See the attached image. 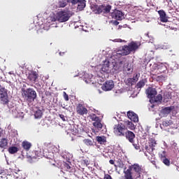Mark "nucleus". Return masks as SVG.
<instances>
[{
	"mask_svg": "<svg viewBox=\"0 0 179 179\" xmlns=\"http://www.w3.org/2000/svg\"><path fill=\"white\" fill-rule=\"evenodd\" d=\"M22 97L27 103H33L37 99V92L33 88L22 89Z\"/></svg>",
	"mask_w": 179,
	"mask_h": 179,
	"instance_id": "f257e3e1",
	"label": "nucleus"
},
{
	"mask_svg": "<svg viewBox=\"0 0 179 179\" xmlns=\"http://www.w3.org/2000/svg\"><path fill=\"white\" fill-rule=\"evenodd\" d=\"M57 13V22L59 23H65L71 19L73 13L69 10H61Z\"/></svg>",
	"mask_w": 179,
	"mask_h": 179,
	"instance_id": "f03ea898",
	"label": "nucleus"
},
{
	"mask_svg": "<svg viewBox=\"0 0 179 179\" xmlns=\"http://www.w3.org/2000/svg\"><path fill=\"white\" fill-rule=\"evenodd\" d=\"M35 155L37 157H55L57 153L54 152L52 148H45L41 150L35 151Z\"/></svg>",
	"mask_w": 179,
	"mask_h": 179,
	"instance_id": "7ed1b4c3",
	"label": "nucleus"
},
{
	"mask_svg": "<svg viewBox=\"0 0 179 179\" xmlns=\"http://www.w3.org/2000/svg\"><path fill=\"white\" fill-rule=\"evenodd\" d=\"M128 131V128L123 123H118L115 124L113 128V132L116 136H124L125 133Z\"/></svg>",
	"mask_w": 179,
	"mask_h": 179,
	"instance_id": "20e7f679",
	"label": "nucleus"
},
{
	"mask_svg": "<svg viewBox=\"0 0 179 179\" xmlns=\"http://www.w3.org/2000/svg\"><path fill=\"white\" fill-rule=\"evenodd\" d=\"M156 148H157V141L153 137L150 138L148 145H146L145 147V150L148 153H150V155H153V150H155Z\"/></svg>",
	"mask_w": 179,
	"mask_h": 179,
	"instance_id": "39448f33",
	"label": "nucleus"
},
{
	"mask_svg": "<svg viewBox=\"0 0 179 179\" xmlns=\"http://www.w3.org/2000/svg\"><path fill=\"white\" fill-rule=\"evenodd\" d=\"M129 167L131 169L132 171H135L136 174L135 177L136 178H138V177H141V174L145 172V169H143V168H142V166L138 164H134L131 166H129Z\"/></svg>",
	"mask_w": 179,
	"mask_h": 179,
	"instance_id": "423d86ee",
	"label": "nucleus"
},
{
	"mask_svg": "<svg viewBox=\"0 0 179 179\" xmlns=\"http://www.w3.org/2000/svg\"><path fill=\"white\" fill-rule=\"evenodd\" d=\"M76 113L78 114V115H87V114L89 113V110L82 103H78V106H76Z\"/></svg>",
	"mask_w": 179,
	"mask_h": 179,
	"instance_id": "0eeeda50",
	"label": "nucleus"
},
{
	"mask_svg": "<svg viewBox=\"0 0 179 179\" xmlns=\"http://www.w3.org/2000/svg\"><path fill=\"white\" fill-rule=\"evenodd\" d=\"M114 89V81L113 80H106L102 85V90L110 92Z\"/></svg>",
	"mask_w": 179,
	"mask_h": 179,
	"instance_id": "6e6552de",
	"label": "nucleus"
},
{
	"mask_svg": "<svg viewBox=\"0 0 179 179\" xmlns=\"http://www.w3.org/2000/svg\"><path fill=\"white\" fill-rule=\"evenodd\" d=\"M127 141H128L130 143H134V141H135V133L133 131H131L129 130H127V131L124 133V136Z\"/></svg>",
	"mask_w": 179,
	"mask_h": 179,
	"instance_id": "1a4fd4ad",
	"label": "nucleus"
},
{
	"mask_svg": "<svg viewBox=\"0 0 179 179\" xmlns=\"http://www.w3.org/2000/svg\"><path fill=\"white\" fill-rule=\"evenodd\" d=\"M27 79L31 83L34 84L38 79V73H37L36 71H31L28 74Z\"/></svg>",
	"mask_w": 179,
	"mask_h": 179,
	"instance_id": "9d476101",
	"label": "nucleus"
},
{
	"mask_svg": "<svg viewBox=\"0 0 179 179\" xmlns=\"http://www.w3.org/2000/svg\"><path fill=\"white\" fill-rule=\"evenodd\" d=\"M111 17L115 20H122L124 19V13L121 10H115L114 12L111 13Z\"/></svg>",
	"mask_w": 179,
	"mask_h": 179,
	"instance_id": "9b49d317",
	"label": "nucleus"
},
{
	"mask_svg": "<svg viewBox=\"0 0 179 179\" xmlns=\"http://www.w3.org/2000/svg\"><path fill=\"white\" fill-rule=\"evenodd\" d=\"M146 93L148 94V99H150L151 100H153V98H155L156 94H157V91L156 90V88L149 87L146 90Z\"/></svg>",
	"mask_w": 179,
	"mask_h": 179,
	"instance_id": "f8f14e48",
	"label": "nucleus"
},
{
	"mask_svg": "<svg viewBox=\"0 0 179 179\" xmlns=\"http://www.w3.org/2000/svg\"><path fill=\"white\" fill-rule=\"evenodd\" d=\"M125 64V62L124 60L120 61L119 63L115 64L113 66L114 72L115 73H118V72H121L124 69V65Z\"/></svg>",
	"mask_w": 179,
	"mask_h": 179,
	"instance_id": "ddd939ff",
	"label": "nucleus"
},
{
	"mask_svg": "<svg viewBox=\"0 0 179 179\" xmlns=\"http://www.w3.org/2000/svg\"><path fill=\"white\" fill-rule=\"evenodd\" d=\"M124 177L122 179H134V178L135 177V175H134V173L132 172L129 166L128 169H127V168H124Z\"/></svg>",
	"mask_w": 179,
	"mask_h": 179,
	"instance_id": "4468645a",
	"label": "nucleus"
},
{
	"mask_svg": "<svg viewBox=\"0 0 179 179\" xmlns=\"http://www.w3.org/2000/svg\"><path fill=\"white\" fill-rule=\"evenodd\" d=\"M158 14L159 15V20L162 23H166V22H169V18L167 17V14H166V11L164 10H158Z\"/></svg>",
	"mask_w": 179,
	"mask_h": 179,
	"instance_id": "2eb2a0df",
	"label": "nucleus"
},
{
	"mask_svg": "<svg viewBox=\"0 0 179 179\" xmlns=\"http://www.w3.org/2000/svg\"><path fill=\"white\" fill-rule=\"evenodd\" d=\"M0 100L3 101V104H8L9 99L8 98V92H6V90L0 92Z\"/></svg>",
	"mask_w": 179,
	"mask_h": 179,
	"instance_id": "dca6fc26",
	"label": "nucleus"
},
{
	"mask_svg": "<svg viewBox=\"0 0 179 179\" xmlns=\"http://www.w3.org/2000/svg\"><path fill=\"white\" fill-rule=\"evenodd\" d=\"M127 117L131 120V121H133V122H138L139 121V118L138 117V115L134 112L129 111L127 112Z\"/></svg>",
	"mask_w": 179,
	"mask_h": 179,
	"instance_id": "f3484780",
	"label": "nucleus"
},
{
	"mask_svg": "<svg viewBox=\"0 0 179 179\" xmlns=\"http://www.w3.org/2000/svg\"><path fill=\"white\" fill-rule=\"evenodd\" d=\"M127 46L129 47V50H130V52L136 51L139 48V45L135 41H131Z\"/></svg>",
	"mask_w": 179,
	"mask_h": 179,
	"instance_id": "a211bd4d",
	"label": "nucleus"
},
{
	"mask_svg": "<svg viewBox=\"0 0 179 179\" xmlns=\"http://www.w3.org/2000/svg\"><path fill=\"white\" fill-rule=\"evenodd\" d=\"M118 54L120 55H129V54H131V50L128 45H124L120 50V52H119Z\"/></svg>",
	"mask_w": 179,
	"mask_h": 179,
	"instance_id": "6ab92c4d",
	"label": "nucleus"
},
{
	"mask_svg": "<svg viewBox=\"0 0 179 179\" xmlns=\"http://www.w3.org/2000/svg\"><path fill=\"white\" fill-rule=\"evenodd\" d=\"M173 110L174 106H171L162 108L161 113L162 114H164V115H169V114H170V113H171V111H173Z\"/></svg>",
	"mask_w": 179,
	"mask_h": 179,
	"instance_id": "aec40b11",
	"label": "nucleus"
},
{
	"mask_svg": "<svg viewBox=\"0 0 179 179\" xmlns=\"http://www.w3.org/2000/svg\"><path fill=\"white\" fill-rule=\"evenodd\" d=\"M13 115L14 118H23V117H24V114L23 113V112L17 109H15L14 110H13Z\"/></svg>",
	"mask_w": 179,
	"mask_h": 179,
	"instance_id": "412c9836",
	"label": "nucleus"
},
{
	"mask_svg": "<svg viewBox=\"0 0 179 179\" xmlns=\"http://www.w3.org/2000/svg\"><path fill=\"white\" fill-rule=\"evenodd\" d=\"M170 125H173L172 120H164L162 122V124H160V128L161 129H164V128H166V127H170Z\"/></svg>",
	"mask_w": 179,
	"mask_h": 179,
	"instance_id": "4be33fe9",
	"label": "nucleus"
},
{
	"mask_svg": "<svg viewBox=\"0 0 179 179\" xmlns=\"http://www.w3.org/2000/svg\"><path fill=\"white\" fill-rule=\"evenodd\" d=\"M96 140L98 142V143H100V145H104L107 142V138L106 136H98L96 137Z\"/></svg>",
	"mask_w": 179,
	"mask_h": 179,
	"instance_id": "5701e85b",
	"label": "nucleus"
},
{
	"mask_svg": "<svg viewBox=\"0 0 179 179\" xmlns=\"http://www.w3.org/2000/svg\"><path fill=\"white\" fill-rule=\"evenodd\" d=\"M77 3L78 10H83L86 8V1L85 0H80Z\"/></svg>",
	"mask_w": 179,
	"mask_h": 179,
	"instance_id": "b1692460",
	"label": "nucleus"
},
{
	"mask_svg": "<svg viewBox=\"0 0 179 179\" xmlns=\"http://www.w3.org/2000/svg\"><path fill=\"white\" fill-rule=\"evenodd\" d=\"M147 83L148 80L146 78H143L136 84V87L137 89H142V87H143V86H145V85H146Z\"/></svg>",
	"mask_w": 179,
	"mask_h": 179,
	"instance_id": "393cba45",
	"label": "nucleus"
},
{
	"mask_svg": "<svg viewBox=\"0 0 179 179\" xmlns=\"http://www.w3.org/2000/svg\"><path fill=\"white\" fill-rule=\"evenodd\" d=\"M22 146L23 149H24V150H27V152H28V150H30V148H31V143L29 141H23L22 143Z\"/></svg>",
	"mask_w": 179,
	"mask_h": 179,
	"instance_id": "a878e982",
	"label": "nucleus"
},
{
	"mask_svg": "<svg viewBox=\"0 0 179 179\" xmlns=\"http://www.w3.org/2000/svg\"><path fill=\"white\" fill-rule=\"evenodd\" d=\"M124 124V125L127 127L129 129H131V131H133V129H135V124H134V123H132L131 121L125 120Z\"/></svg>",
	"mask_w": 179,
	"mask_h": 179,
	"instance_id": "bb28decb",
	"label": "nucleus"
},
{
	"mask_svg": "<svg viewBox=\"0 0 179 179\" xmlns=\"http://www.w3.org/2000/svg\"><path fill=\"white\" fill-rule=\"evenodd\" d=\"M83 143L86 145V146H94V141L89 139V138H85L83 141Z\"/></svg>",
	"mask_w": 179,
	"mask_h": 179,
	"instance_id": "cd10ccee",
	"label": "nucleus"
},
{
	"mask_svg": "<svg viewBox=\"0 0 179 179\" xmlns=\"http://www.w3.org/2000/svg\"><path fill=\"white\" fill-rule=\"evenodd\" d=\"M93 126L95 128H97V129L99 130L101 129V128H103V124H101V120L99 119L98 121L94 122Z\"/></svg>",
	"mask_w": 179,
	"mask_h": 179,
	"instance_id": "c85d7f7f",
	"label": "nucleus"
},
{
	"mask_svg": "<svg viewBox=\"0 0 179 179\" xmlns=\"http://www.w3.org/2000/svg\"><path fill=\"white\" fill-rule=\"evenodd\" d=\"M35 118L40 119L43 117V110L40 109H36L34 112Z\"/></svg>",
	"mask_w": 179,
	"mask_h": 179,
	"instance_id": "c756f323",
	"label": "nucleus"
},
{
	"mask_svg": "<svg viewBox=\"0 0 179 179\" xmlns=\"http://www.w3.org/2000/svg\"><path fill=\"white\" fill-rule=\"evenodd\" d=\"M8 152L10 155H15V153L19 152V148L15 146H11L8 148Z\"/></svg>",
	"mask_w": 179,
	"mask_h": 179,
	"instance_id": "7c9ffc66",
	"label": "nucleus"
},
{
	"mask_svg": "<svg viewBox=\"0 0 179 179\" xmlns=\"http://www.w3.org/2000/svg\"><path fill=\"white\" fill-rule=\"evenodd\" d=\"M118 167L120 169H124V161L121 159L120 158H116V160H115Z\"/></svg>",
	"mask_w": 179,
	"mask_h": 179,
	"instance_id": "2f4dec72",
	"label": "nucleus"
},
{
	"mask_svg": "<svg viewBox=\"0 0 179 179\" xmlns=\"http://www.w3.org/2000/svg\"><path fill=\"white\" fill-rule=\"evenodd\" d=\"M8 146V139L3 138L0 141V148H6Z\"/></svg>",
	"mask_w": 179,
	"mask_h": 179,
	"instance_id": "473e14b6",
	"label": "nucleus"
},
{
	"mask_svg": "<svg viewBox=\"0 0 179 179\" xmlns=\"http://www.w3.org/2000/svg\"><path fill=\"white\" fill-rule=\"evenodd\" d=\"M125 83L127 85V86H134V85H135V83L134 82V80L131 78H127L126 80H125Z\"/></svg>",
	"mask_w": 179,
	"mask_h": 179,
	"instance_id": "72a5a7b5",
	"label": "nucleus"
},
{
	"mask_svg": "<svg viewBox=\"0 0 179 179\" xmlns=\"http://www.w3.org/2000/svg\"><path fill=\"white\" fill-rule=\"evenodd\" d=\"M155 103H162V100H163V96L162 94H158L157 96H154Z\"/></svg>",
	"mask_w": 179,
	"mask_h": 179,
	"instance_id": "f704fd0d",
	"label": "nucleus"
},
{
	"mask_svg": "<svg viewBox=\"0 0 179 179\" xmlns=\"http://www.w3.org/2000/svg\"><path fill=\"white\" fill-rule=\"evenodd\" d=\"M58 5L59 8H65V6L68 5V3L66 2V0H60L58 3Z\"/></svg>",
	"mask_w": 179,
	"mask_h": 179,
	"instance_id": "c9c22d12",
	"label": "nucleus"
},
{
	"mask_svg": "<svg viewBox=\"0 0 179 179\" xmlns=\"http://www.w3.org/2000/svg\"><path fill=\"white\" fill-rule=\"evenodd\" d=\"M110 10H111V6L103 4V13H110Z\"/></svg>",
	"mask_w": 179,
	"mask_h": 179,
	"instance_id": "e433bc0d",
	"label": "nucleus"
},
{
	"mask_svg": "<svg viewBox=\"0 0 179 179\" xmlns=\"http://www.w3.org/2000/svg\"><path fill=\"white\" fill-rule=\"evenodd\" d=\"M90 120H92V121H94V122L99 121V120L100 119V117H99V116L96 115V114H91L90 115Z\"/></svg>",
	"mask_w": 179,
	"mask_h": 179,
	"instance_id": "4c0bfd02",
	"label": "nucleus"
},
{
	"mask_svg": "<svg viewBox=\"0 0 179 179\" xmlns=\"http://www.w3.org/2000/svg\"><path fill=\"white\" fill-rule=\"evenodd\" d=\"M64 167L66 171H72V167L70 164L64 162Z\"/></svg>",
	"mask_w": 179,
	"mask_h": 179,
	"instance_id": "58836bf2",
	"label": "nucleus"
},
{
	"mask_svg": "<svg viewBox=\"0 0 179 179\" xmlns=\"http://www.w3.org/2000/svg\"><path fill=\"white\" fill-rule=\"evenodd\" d=\"M103 12V5H101L96 8V13L98 15H100V13H102Z\"/></svg>",
	"mask_w": 179,
	"mask_h": 179,
	"instance_id": "ea45409f",
	"label": "nucleus"
},
{
	"mask_svg": "<svg viewBox=\"0 0 179 179\" xmlns=\"http://www.w3.org/2000/svg\"><path fill=\"white\" fill-rule=\"evenodd\" d=\"M156 80L157 82H163V81L166 80V77L163 75L158 76L156 78Z\"/></svg>",
	"mask_w": 179,
	"mask_h": 179,
	"instance_id": "a19ab883",
	"label": "nucleus"
},
{
	"mask_svg": "<svg viewBox=\"0 0 179 179\" xmlns=\"http://www.w3.org/2000/svg\"><path fill=\"white\" fill-rule=\"evenodd\" d=\"M140 76H141V74L139 73H136L134 75V77L131 79L133 80L134 83H136V82H138Z\"/></svg>",
	"mask_w": 179,
	"mask_h": 179,
	"instance_id": "79ce46f5",
	"label": "nucleus"
},
{
	"mask_svg": "<svg viewBox=\"0 0 179 179\" xmlns=\"http://www.w3.org/2000/svg\"><path fill=\"white\" fill-rule=\"evenodd\" d=\"M162 162L166 166H170V159L165 157L162 159Z\"/></svg>",
	"mask_w": 179,
	"mask_h": 179,
	"instance_id": "37998d69",
	"label": "nucleus"
},
{
	"mask_svg": "<svg viewBox=\"0 0 179 179\" xmlns=\"http://www.w3.org/2000/svg\"><path fill=\"white\" fill-rule=\"evenodd\" d=\"M127 72H132L134 71V69H132V66L129 65V64H127V68H126Z\"/></svg>",
	"mask_w": 179,
	"mask_h": 179,
	"instance_id": "c03bdc74",
	"label": "nucleus"
},
{
	"mask_svg": "<svg viewBox=\"0 0 179 179\" xmlns=\"http://www.w3.org/2000/svg\"><path fill=\"white\" fill-rule=\"evenodd\" d=\"M63 97L66 101H69V96H68V94H66V92H63Z\"/></svg>",
	"mask_w": 179,
	"mask_h": 179,
	"instance_id": "a18cd8bd",
	"label": "nucleus"
},
{
	"mask_svg": "<svg viewBox=\"0 0 179 179\" xmlns=\"http://www.w3.org/2000/svg\"><path fill=\"white\" fill-rule=\"evenodd\" d=\"M134 148H135L136 150H139L141 149V147L139 146L138 143H135V141H134V143H132Z\"/></svg>",
	"mask_w": 179,
	"mask_h": 179,
	"instance_id": "49530a36",
	"label": "nucleus"
},
{
	"mask_svg": "<svg viewBox=\"0 0 179 179\" xmlns=\"http://www.w3.org/2000/svg\"><path fill=\"white\" fill-rule=\"evenodd\" d=\"M166 151L163 150L159 152V157H166Z\"/></svg>",
	"mask_w": 179,
	"mask_h": 179,
	"instance_id": "de8ad7c7",
	"label": "nucleus"
},
{
	"mask_svg": "<svg viewBox=\"0 0 179 179\" xmlns=\"http://www.w3.org/2000/svg\"><path fill=\"white\" fill-rule=\"evenodd\" d=\"M51 22H58V18H57V13H56L55 17H50Z\"/></svg>",
	"mask_w": 179,
	"mask_h": 179,
	"instance_id": "09e8293b",
	"label": "nucleus"
},
{
	"mask_svg": "<svg viewBox=\"0 0 179 179\" xmlns=\"http://www.w3.org/2000/svg\"><path fill=\"white\" fill-rule=\"evenodd\" d=\"M80 0H69V2L70 3H72V5H76Z\"/></svg>",
	"mask_w": 179,
	"mask_h": 179,
	"instance_id": "8fccbe9b",
	"label": "nucleus"
},
{
	"mask_svg": "<svg viewBox=\"0 0 179 179\" xmlns=\"http://www.w3.org/2000/svg\"><path fill=\"white\" fill-rule=\"evenodd\" d=\"M6 171H7V170L2 169L0 168V176L2 174H3V176H5V174H6Z\"/></svg>",
	"mask_w": 179,
	"mask_h": 179,
	"instance_id": "3c124183",
	"label": "nucleus"
},
{
	"mask_svg": "<svg viewBox=\"0 0 179 179\" xmlns=\"http://www.w3.org/2000/svg\"><path fill=\"white\" fill-rule=\"evenodd\" d=\"M150 160L151 163H152V164H154L155 166H156V159H155V157H151V158L150 159Z\"/></svg>",
	"mask_w": 179,
	"mask_h": 179,
	"instance_id": "603ef678",
	"label": "nucleus"
},
{
	"mask_svg": "<svg viewBox=\"0 0 179 179\" xmlns=\"http://www.w3.org/2000/svg\"><path fill=\"white\" fill-rule=\"evenodd\" d=\"M83 163H84V164H85L86 166H89V164H90V161H89V159H84V160H83Z\"/></svg>",
	"mask_w": 179,
	"mask_h": 179,
	"instance_id": "864d4df0",
	"label": "nucleus"
},
{
	"mask_svg": "<svg viewBox=\"0 0 179 179\" xmlns=\"http://www.w3.org/2000/svg\"><path fill=\"white\" fill-rule=\"evenodd\" d=\"M103 179H113V178H111V176H110L108 174H105Z\"/></svg>",
	"mask_w": 179,
	"mask_h": 179,
	"instance_id": "5fc2aeb1",
	"label": "nucleus"
},
{
	"mask_svg": "<svg viewBox=\"0 0 179 179\" xmlns=\"http://www.w3.org/2000/svg\"><path fill=\"white\" fill-rule=\"evenodd\" d=\"M59 117L61 118V120H62V121H66V120L65 119V115H64L63 114H59Z\"/></svg>",
	"mask_w": 179,
	"mask_h": 179,
	"instance_id": "6e6d98bb",
	"label": "nucleus"
},
{
	"mask_svg": "<svg viewBox=\"0 0 179 179\" xmlns=\"http://www.w3.org/2000/svg\"><path fill=\"white\" fill-rule=\"evenodd\" d=\"M66 162L69 164H71L72 163V159L71 158H66Z\"/></svg>",
	"mask_w": 179,
	"mask_h": 179,
	"instance_id": "4d7b16f0",
	"label": "nucleus"
},
{
	"mask_svg": "<svg viewBox=\"0 0 179 179\" xmlns=\"http://www.w3.org/2000/svg\"><path fill=\"white\" fill-rule=\"evenodd\" d=\"M6 90L5 87L0 85V92H3V90Z\"/></svg>",
	"mask_w": 179,
	"mask_h": 179,
	"instance_id": "13d9d810",
	"label": "nucleus"
},
{
	"mask_svg": "<svg viewBox=\"0 0 179 179\" xmlns=\"http://www.w3.org/2000/svg\"><path fill=\"white\" fill-rule=\"evenodd\" d=\"M109 163H110V164H114V163H115V160L110 159L109 161Z\"/></svg>",
	"mask_w": 179,
	"mask_h": 179,
	"instance_id": "bf43d9fd",
	"label": "nucleus"
},
{
	"mask_svg": "<svg viewBox=\"0 0 179 179\" xmlns=\"http://www.w3.org/2000/svg\"><path fill=\"white\" fill-rule=\"evenodd\" d=\"M3 132V130L2 129V128L0 127V138L2 136Z\"/></svg>",
	"mask_w": 179,
	"mask_h": 179,
	"instance_id": "052dcab7",
	"label": "nucleus"
},
{
	"mask_svg": "<svg viewBox=\"0 0 179 179\" xmlns=\"http://www.w3.org/2000/svg\"><path fill=\"white\" fill-rule=\"evenodd\" d=\"M6 162H7V164L9 165L12 163V162H10V161L9 162V159L6 158Z\"/></svg>",
	"mask_w": 179,
	"mask_h": 179,
	"instance_id": "680f3d73",
	"label": "nucleus"
},
{
	"mask_svg": "<svg viewBox=\"0 0 179 179\" xmlns=\"http://www.w3.org/2000/svg\"><path fill=\"white\" fill-rule=\"evenodd\" d=\"M114 24L115 26H118V24H120V22H118V21H114Z\"/></svg>",
	"mask_w": 179,
	"mask_h": 179,
	"instance_id": "e2e57ef3",
	"label": "nucleus"
},
{
	"mask_svg": "<svg viewBox=\"0 0 179 179\" xmlns=\"http://www.w3.org/2000/svg\"><path fill=\"white\" fill-rule=\"evenodd\" d=\"M90 82L92 85H94V83H96V82H94L93 80H90Z\"/></svg>",
	"mask_w": 179,
	"mask_h": 179,
	"instance_id": "0e129e2a",
	"label": "nucleus"
},
{
	"mask_svg": "<svg viewBox=\"0 0 179 179\" xmlns=\"http://www.w3.org/2000/svg\"><path fill=\"white\" fill-rule=\"evenodd\" d=\"M145 36H146V37H148V38L150 37L149 36V33L145 34Z\"/></svg>",
	"mask_w": 179,
	"mask_h": 179,
	"instance_id": "69168bd1",
	"label": "nucleus"
},
{
	"mask_svg": "<svg viewBox=\"0 0 179 179\" xmlns=\"http://www.w3.org/2000/svg\"><path fill=\"white\" fill-rule=\"evenodd\" d=\"M118 43H122V39H117V41Z\"/></svg>",
	"mask_w": 179,
	"mask_h": 179,
	"instance_id": "338daca9",
	"label": "nucleus"
},
{
	"mask_svg": "<svg viewBox=\"0 0 179 179\" xmlns=\"http://www.w3.org/2000/svg\"><path fill=\"white\" fill-rule=\"evenodd\" d=\"M31 160H33V158L30 157L29 159V162L31 163Z\"/></svg>",
	"mask_w": 179,
	"mask_h": 179,
	"instance_id": "774afa93",
	"label": "nucleus"
}]
</instances>
